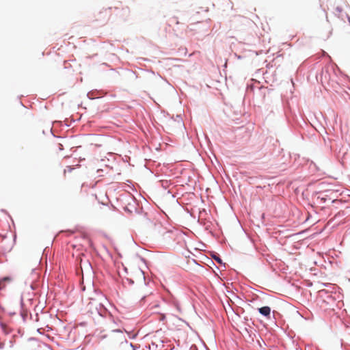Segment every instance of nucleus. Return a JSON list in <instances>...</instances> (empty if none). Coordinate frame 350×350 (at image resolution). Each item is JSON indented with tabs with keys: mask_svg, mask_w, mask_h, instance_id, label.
<instances>
[{
	"mask_svg": "<svg viewBox=\"0 0 350 350\" xmlns=\"http://www.w3.org/2000/svg\"><path fill=\"white\" fill-rule=\"evenodd\" d=\"M214 259L218 262V263H220L221 264L222 263V260L219 257H217V256H214Z\"/></svg>",
	"mask_w": 350,
	"mask_h": 350,
	"instance_id": "obj_5",
	"label": "nucleus"
},
{
	"mask_svg": "<svg viewBox=\"0 0 350 350\" xmlns=\"http://www.w3.org/2000/svg\"><path fill=\"white\" fill-rule=\"evenodd\" d=\"M114 250H115L116 253L117 254L118 257V258H120V257H121V254H120V253L119 252V251H118V248L115 247V248H114Z\"/></svg>",
	"mask_w": 350,
	"mask_h": 350,
	"instance_id": "obj_6",
	"label": "nucleus"
},
{
	"mask_svg": "<svg viewBox=\"0 0 350 350\" xmlns=\"http://www.w3.org/2000/svg\"><path fill=\"white\" fill-rule=\"evenodd\" d=\"M115 151H116V152H110V154H118V152H118V151H119V150L116 148V149H115Z\"/></svg>",
	"mask_w": 350,
	"mask_h": 350,
	"instance_id": "obj_7",
	"label": "nucleus"
},
{
	"mask_svg": "<svg viewBox=\"0 0 350 350\" xmlns=\"http://www.w3.org/2000/svg\"><path fill=\"white\" fill-rule=\"evenodd\" d=\"M11 281H9V280H5V283L7 282H10Z\"/></svg>",
	"mask_w": 350,
	"mask_h": 350,
	"instance_id": "obj_8",
	"label": "nucleus"
},
{
	"mask_svg": "<svg viewBox=\"0 0 350 350\" xmlns=\"http://www.w3.org/2000/svg\"><path fill=\"white\" fill-rule=\"evenodd\" d=\"M104 195L102 192H100L99 194H98V201L100 202L101 204H103V205H107L108 203H109V199H108V197L106 196V198L104 199Z\"/></svg>",
	"mask_w": 350,
	"mask_h": 350,
	"instance_id": "obj_3",
	"label": "nucleus"
},
{
	"mask_svg": "<svg viewBox=\"0 0 350 350\" xmlns=\"http://www.w3.org/2000/svg\"><path fill=\"white\" fill-rule=\"evenodd\" d=\"M258 311H259V312L262 315L267 317L268 319L270 318V314H271V308H270V307H269V306H263L262 308H258Z\"/></svg>",
	"mask_w": 350,
	"mask_h": 350,
	"instance_id": "obj_2",
	"label": "nucleus"
},
{
	"mask_svg": "<svg viewBox=\"0 0 350 350\" xmlns=\"http://www.w3.org/2000/svg\"><path fill=\"white\" fill-rule=\"evenodd\" d=\"M5 280L12 281L10 277H4L0 280V289H3L5 287Z\"/></svg>",
	"mask_w": 350,
	"mask_h": 350,
	"instance_id": "obj_4",
	"label": "nucleus"
},
{
	"mask_svg": "<svg viewBox=\"0 0 350 350\" xmlns=\"http://www.w3.org/2000/svg\"><path fill=\"white\" fill-rule=\"evenodd\" d=\"M114 266L119 276L122 277L124 274L127 273L126 268L124 266L122 262L119 260V259L116 258L114 260Z\"/></svg>",
	"mask_w": 350,
	"mask_h": 350,
	"instance_id": "obj_1",
	"label": "nucleus"
}]
</instances>
